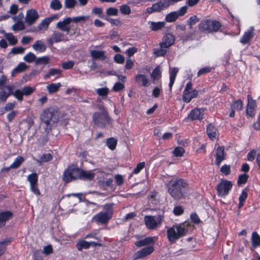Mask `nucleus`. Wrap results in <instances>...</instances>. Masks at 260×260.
Returning a JSON list of instances; mask_svg holds the SVG:
<instances>
[{"label":"nucleus","mask_w":260,"mask_h":260,"mask_svg":"<svg viewBox=\"0 0 260 260\" xmlns=\"http://www.w3.org/2000/svg\"><path fill=\"white\" fill-rule=\"evenodd\" d=\"M221 25L218 21L212 19L202 20L199 24V29L202 32L212 33L216 32Z\"/></svg>","instance_id":"nucleus-5"},{"label":"nucleus","mask_w":260,"mask_h":260,"mask_svg":"<svg viewBox=\"0 0 260 260\" xmlns=\"http://www.w3.org/2000/svg\"><path fill=\"white\" fill-rule=\"evenodd\" d=\"M92 120L98 127L104 128L109 123L110 118L106 109L103 112H95L92 116Z\"/></svg>","instance_id":"nucleus-7"},{"label":"nucleus","mask_w":260,"mask_h":260,"mask_svg":"<svg viewBox=\"0 0 260 260\" xmlns=\"http://www.w3.org/2000/svg\"><path fill=\"white\" fill-rule=\"evenodd\" d=\"M174 36L171 34H167L164 37L160 44L162 45V48H168L174 44Z\"/></svg>","instance_id":"nucleus-20"},{"label":"nucleus","mask_w":260,"mask_h":260,"mask_svg":"<svg viewBox=\"0 0 260 260\" xmlns=\"http://www.w3.org/2000/svg\"><path fill=\"white\" fill-rule=\"evenodd\" d=\"M153 243L154 240L152 237H147L144 239L138 241L135 244L138 247H142Z\"/></svg>","instance_id":"nucleus-33"},{"label":"nucleus","mask_w":260,"mask_h":260,"mask_svg":"<svg viewBox=\"0 0 260 260\" xmlns=\"http://www.w3.org/2000/svg\"><path fill=\"white\" fill-rule=\"evenodd\" d=\"M187 181L181 178H172L167 183V187L170 196L175 200L183 199L187 187Z\"/></svg>","instance_id":"nucleus-1"},{"label":"nucleus","mask_w":260,"mask_h":260,"mask_svg":"<svg viewBox=\"0 0 260 260\" xmlns=\"http://www.w3.org/2000/svg\"><path fill=\"white\" fill-rule=\"evenodd\" d=\"M185 152L184 148L181 147H177L173 151L174 155L176 157H181Z\"/></svg>","instance_id":"nucleus-55"},{"label":"nucleus","mask_w":260,"mask_h":260,"mask_svg":"<svg viewBox=\"0 0 260 260\" xmlns=\"http://www.w3.org/2000/svg\"><path fill=\"white\" fill-rule=\"evenodd\" d=\"M192 83L188 82L183 91L182 99L186 103H189L193 98H196L198 94V91L196 89L192 90Z\"/></svg>","instance_id":"nucleus-9"},{"label":"nucleus","mask_w":260,"mask_h":260,"mask_svg":"<svg viewBox=\"0 0 260 260\" xmlns=\"http://www.w3.org/2000/svg\"><path fill=\"white\" fill-rule=\"evenodd\" d=\"M178 16L176 11H173L168 14L165 17V20L168 22H173L175 21L178 18Z\"/></svg>","instance_id":"nucleus-36"},{"label":"nucleus","mask_w":260,"mask_h":260,"mask_svg":"<svg viewBox=\"0 0 260 260\" xmlns=\"http://www.w3.org/2000/svg\"><path fill=\"white\" fill-rule=\"evenodd\" d=\"M150 24V27L153 31H157L161 29L165 25V22L162 21H159L157 22H149Z\"/></svg>","instance_id":"nucleus-32"},{"label":"nucleus","mask_w":260,"mask_h":260,"mask_svg":"<svg viewBox=\"0 0 260 260\" xmlns=\"http://www.w3.org/2000/svg\"><path fill=\"white\" fill-rule=\"evenodd\" d=\"M90 55L94 59L105 60L107 58L104 51L93 50L90 51Z\"/></svg>","instance_id":"nucleus-25"},{"label":"nucleus","mask_w":260,"mask_h":260,"mask_svg":"<svg viewBox=\"0 0 260 260\" xmlns=\"http://www.w3.org/2000/svg\"><path fill=\"white\" fill-rule=\"evenodd\" d=\"M5 38L9 41L10 44L11 45H15L18 42L17 39L12 33L6 34Z\"/></svg>","instance_id":"nucleus-43"},{"label":"nucleus","mask_w":260,"mask_h":260,"mask_svg":"<svg viewBox=\"0 0 260 260\" xmlns=\"http://www.w3.org/2000/svg\"><path fill=\"white\" fill-rule=\"evenodd\" d=\"M61 71L57 69H51L49 70V72L44 76V78L47 79L51 77L55 76L56 78L60 77Z\"/></svg>","instance_id":"nucleus-31"},{"label":"nucleus","mask_w":260,"mask_h":260,"mask_svg":"<svg viewBox=\"0 0 260 260\" xmlns=\"http://www.w3.org/2000/svg\"><path fill=\"white\" fill-rule=\"evenodd\" d=\"M105 19L110 22L111 24L115 26H119L122 25V23L119 19H113L106 16L105 17Z\"/></svg>","instance_id":"nucleus-51"},{"label":"nucleus","mask_w":260,"mask_h":260,"mask_svg":"<svg viewBox=\"0 0 260 260\" xmlns=\"http://www.w3.org/2000/svg\"><path fill=\"white\" fill-rule=\"evenodd\" d=\"M80 169L75 165L69 166L62 175V180L66 183L79 179Z\"/></svg>","instance_id":"nucleus-6"},{"label":"nucleus","mask_w":260,"mask_h":260,"mask_svg":"<svg viewBox=\"0 0 260 260\" xmlns=\"http://www.w3.org/2000/svg\"><path fill=\"white\" fill-rule=\"evenodd\" d=\"M49 61V58L47 56L37 58L35 63L36 65L46 64Z\"/></svg>","instance_id":"nucleus-46"},{"label":"nucleus","mask_w":260,"mask_h":260,"mask_svg":"<svg viewBox=\"0 0 260 260\" xmlns=\"http://www.w3.org/2000/svg\"><path fill=\"white\" fill-rule=\"evenodd\" d=\"M252 241L253 247H256L260 245V236L255 232L252 233Z\"/></svg>","instance_id":"nucleus-41"},{"label":"nucleus","mask_w":260,"mask_h":260,"mask_svg":"<svg viewBox=\"0 0 260 260\" xmlns=\"http://www.w3.org/2000/svg\"><path fill=\"white\" fill-rule=\"evenodd\" d=\"M167 48H162V45L160 44L159 49H154L153 53L156 56H164L166 55L167 52Z\"/></svg>","instance_id":"nucleus-39"},{"label":"nucleus","mask_w":260,"mask_h":260,"mask_svg":"<svg viewBox=\"0 0 260 260\" xmlns=\"http://www.w3.org/2000/svg\"><path fill=\"white\" fill-rule=\"evenodd\" d=\"M18 113L17 111H12L10 113L8 114L7 118L9 122H11L16 117Z\"/></svg>","instance_id":"nucleus-60"},{"label":"nucleus","mask_w":260,"mask_h":260,"mask_svg":"<svg viewBox=\"0 0 260 260\" xmlns=\"http://www.w3.org/2000/svg\"><path fill=\"white\" fill-rule=\"evenodd\" d=\"M71 22V18L67 17L62 21L58 22L56 24V27L62 31L69 33L71 29V26L69 24Z\"/></svg>","instance_id":"nucleus-16"},{"label":"nucleus","mask_w":260,"mask_h":260,"mask_svg":"<svg viewBox=\"0 0 260 260\" xmlns=\"http://www.w3.org/2000/svg\"><path fill=\"white\" fill-rule=\"evenodd\" d=\"M22 90L24 95L28 96L35 91V88L30 86H25L22 88Z\"/></svg>","instance_id":"nucleus-57"},{"label":"nucleus","mask_w":260,"mask_h":260,"mask_svg":"<svg viewBox=\"0 0 260 260\" xmlns=\"http://www.w3.org/2000/svg\"><path fill=\"white\" fill-rule=\"evenodd\" d=\"M117 141L114 138H110L107 140L106 143L107 146L112 150L115 149Z\"/></svg>","instance_id":"nucleus-42"},{"label":"nucleus","mask_w":260,"mask_h":260,"mask_svg":"<svg viewBox=\"0 0 260 260\" xmlns=\"http://www.w3.org/2000/svg\"><path fill=\"white\" fill-rule=\"evenodd\" d=\"M77 4L76 0H65V7L68 9L73 8Z\"/></svg>","instance_id":"nucleus-59"},{"label":"nucleus","mask_w":260,"mask_h":260,"mask_svg":"<svg viewBox=\"0 0 260 260\" xmlns=\"http://www.w3.org/2000/svg\"><path fill=\"white\" fill-rule=\"evenodd\" d=\"M224 149L223 147L218 146L216 150V160L215 163L217 166H219L221 161L224 159Z\"/></svg>","instance_id":"nucleus-22"},{"label":"nucleus","mask_w":260,"mask_h":260,"mask_svg":"<svg viewBox=\"0 0 260 260\" xmlns=\"http://www.w3.org/2000/svg\"><path fill=\"white\" fill-rule=\"evenodd\" d=\"M199 21V19L198 17L196 15H193L188 19L187 24L189 25L190 28H192V26Z\"/></svg>","instance_id":"nucleus-56"},{"label":"nucleus","mask_w":260,"mask_h":260,"mask_svg":"<svg viewBox=\"0 0 260 260\" xmlns=\"http://www.w3.org/2000/svg\"><path fill=\"white\" fill-rule=\"evenodd\" d=\"M50 8L54 10H59L62 7V5L59 0H52Z\"/></svg>","instance_id":"nucleus-48"},{"label":"nucleus","mask_w":260,"mask_h":260,"mask_svg":"<svg viewBox=\"0 0 260 260\" xmlns=\"http://www.w3.org/2000/svg\"><path fill=\"white\" fill-rule=\"evenodd\" d=\"M254 28L250 26L246 31H245L240 39V42L242 44L245 45L250 42L251 39L254 37Z\"/></svg>","instance_id":"nucleus-17"},{"label":"nucleus","mask_w":260,"mask_h":260,"mask_svg":"<svg viewBox=\"0 0 260 260\" xmlns=\"http://www.w3.org/2000/svg\"><path fill=\"white\" fill-rule=\"evenodd\" d=\"M92 12L95 15H98L99 17L105 19V17L102 15L103 9L102 8L94 7L92 9Z\"/></svg>","instance_id":"nucleus-64"},{"label":"nucleus","mask_w":260,"mask_h":260,"mask_svg":"<svg viewBox=\"0 0 260 260\" xmlns=\"http://www.w3.org/2000/svg\"><path fill=\"white\" fill-rule=\"evenodd\" d=\"M96 92L99 96H106L109 93V89L107 87L98 88Z\"/></svg>","instance_id":"nucleus-54"},{"label":"nucleus","mask_w":260,"mask_h":260,"mask_svg":"<svg viewBox=\"0 0 260 260\" xmlns=\"http://www.w3.org/2000/svg\"><path fill=\"white\" fill-rule=\"evenodd\" d=\"M95 176L92 171H84L80 169L79 178L84 180H91Z\"/></svg>","instance_id":"nucleus-24"},{"label":"nucleus","mask_w":260,"mask_h":260,"mask_svg":"<svg viewBox=\"0 0 260 260\" xmlns=\"http://www.w3.org/2000/svg\"><path fill=\"white\" fill-rule=\"evenodd\" d=\"M89 247V242H87L84 240L79 241L76 244V247L79 251L81 250L82 249H87Z\"/></svg>","instance_id":"nucleus-40"},{"label":"nucleus","mask_w":260,"mask_h":260,"mask_svg":"<svg viewBox=\"0 0 260 260\" xmlns=\"http://www.w3.org/2000/svg\"><path fill=\"white\" fill-rule=\"evenodd\" d=\"M256 107L255 101L250 95L248 96V103L246 107V113L251 117L254 116V111Z\"/></svg>","instance_id":"nucleus-21"},{"label":"nucleus","mask_w":260,"mask_h":260,"mask_svg":"<svg viewBox=\"0 0 260 260\" xmlns=\"http://www.w3.org/2000/svg\"><path fill=\"white\" fill-rule=\"evenodd\" d=\"M145 164L144 162H141L139 163L137 167L134 169L133 173L137 174L140 172V171L145 167Z\"/></svg>","instance_id":"nucleus-63"},{"label":"nucleus","mask_w":260,"mask_h":260,"mask_svg":"<svg viewBox=\"0 0 260 260\" xmlns=\"http://www.w3.org/2000/svg\"><path fill=\"white\" fill-rule=\"evenodd\" d=\"M135 80L138 83H142V86H147L149 84V79L147 77L143 74H138L136 76Z\"/></svg>","instance_id":"nucleus-29"},{"label":"nucleus","mask_w":260,"mask_h":260,"mask_svg":"<svg viewBox=\"0 0 260 260\" xmlns=\"http://www.w3.org/2000/svg\"><path fill=\"white\" fill-rule=\"evenodd\" d=\"M178 72V69L177 68H174L170 72V83L169 87L171 90L172 87L174 83L176 75Z\"/></svg>","instance_id":"nucleus-34"},{"label":"nucleus","mask_w":260,"mask_h":260,"mask_svg":"<svg viewBox=\"0 0 260 260\" xmlns=\"http://www.w3.org/2000/svg\"><path fill=\"white\" fill-rule=\"evenodd\" d=\"M248 175L245 174L240 175L238 178V184L239 185L245 184L248 179Z\"/></svg>","instance_id":"nucleus-61"},{"label":"nucleus","mask_w":260,"mask_h":260,"mask_svg":"<svg viewBox=\"0 0 260 260\" xmlns=\"http://www.w3.org/2000/svg\"><path fill=\"white\" fill-rule=\"evenodd\" d=\"M106 13L108 16H116L118 15V10L115 8L110 7L106 9Z\"/></svg>","instance_id":"nucleus-52"},{"label":"nucleus","mask_w":260,"mask_h":260,"mask_svg":"<svg viewBox=\"0 0 260 260\" xmlns=\"http://www.w3.org/2000/svg\"><path fill=\"white\" fill-rule=\"evenodd\" d=\"M154 251V248L152 246H148L138 251L135 254V259H139L145 257L150 255Z\"/></svg>","instance_id":"nucleus-18"},{"label":"nucleus","mask_w":260,"mask_h":260,"mask_svg":"<svg viewBox=\"0 0 260 260\" xmlns=\"http://www.w3.org/2000/svg\"><path fill=\"white\" fill-rule=\"evenodd\" d=\"M217 129L212 124H209L207 127V134L208 137L212 141L217 137Z\"/></svg>","instance_id":"nucleus-26"},{"label":"nucleus","mask_w":260,"mask_h":260,"mask_svg":"<svg viewBox=\"0 0 260 260\" xmlns=\"http://www.w3.org/2000/svg\"><path fill=\"white\" fill-rule=\"evenodd\" d=\"M163 216L161 215H146L144 217V221L148 229L149 230H154L157 226L160 225Z\"/></svg>","instance_id":"nucleus-8"},{"label":"nucleus","mask_w":260,"mask_h":260,"mask_svg":"<svg viewBox=\"0 0 260 260\" xmlns=\"http://www.w3.org/2000/svg\"><path fill=\"white\" fill-rule=\"evenodd\" d=\"M233 186L232 182L225 179H221L217 186V191L218 196L224 197L226 196Z\"/></svg>","instance_id":"nucleus-10"},{"label":"nucleus","mask_w":260,"mask_h":260,"mask_svg":"<svg viewBox=\"0 0 260 260\" xmlns=\"http://www.w3.org/2000/svg\"><path fill=\"white\" fill-rule=\"evenodd\" d=\"M119 10L122 14L128 15L131 13V9L129 6L122 5L120 6Z\"/></svg>","instance_id":"nucleus-47"},{"label":"nucleus","mask_w":260,"mask_h":260,"mask_svg":"<svg viewBox=\"0 0 260 260\" xmlns=\"http://www.w3.org/2000/svg\"><path fill=\"white\" fill-rule=\"evenodd\" d=\"M14 89V86L11 85H7L1 89L0 90V101L5 102L7 99L12 94Z\"/></svg>","instance_id":"nucleus-15"},{"label":"nucleus","mask_w":260,"mask_h":260,"mask_svg":"<svg viewBox=\"0 0 260 260\" xmlns=\"http://www.w3.org/2000/svg\"><path fill=\"white\" fill-rule=\"evenodd\" d=\"M13 216V213L11 211L2 212L0 213V227L4 226L6 222L11 218Z\"/></svg>","instance_id":"nucleus-23"},{"label":"nucleus","mask_w":260,"mask_h":260,"mask_svg":"<svg viewBox=\"0 0 260 260\" xmlns=\"http://www.w3.org/2000/svg\"><path fill=\"white\" fill-rule=\"evenodd\" d=\"M24 159L22 156H18L16 157L14 162L10 165L12 169H17L23 163Z\"/></svg>","instance_id":"nucleus-38"},{"label":"nucleus","mask_w":260,"mask_h":260,"mask_svg":"<svg viewBox=\"0 0 260 260\" xmlns=\"http://www.w3.org/2000/svg\"><path fill=\"white\" fill-rule=\"evenodd\" d=\"M40 118L41 121L45 124L46 128L50 129L57 123L58 115L56 111L52 108H49L44 110Z\"/></svg>","instance_id":"nucleus-3"},{"label":"nucleus","mask_w":260,"mask_h":260,"mask_svg":"<svg viewBox=\"0 0 260 260\" xmlns=\"http://www.w3.org/2000/svg\"><path fill=\"white\" fill-rule=\"evenodd\" d=\"M26 68L27 66L24 63L21 62L19 63L18 65L12 71L11 73L12 76H14L15 74L24 71L26 70Z\"/></svg>","instance_id":"nucleus-37"},{"label":"nucleus","mask_w":260,"mask_h":260,"mask_svg":"<svg viewBox=\"0 0 260 260\" xmlns=\"http://www.w3.org/2000/svg\"><path fill=\"white\" fill-rule=\"evenodd\" d=\"M32 47L36 51L40 52H44L47 48L42 40L36 41Z\"/></svg>","instance_id":"nucleus-27"},{"label":"nucleus","mask_w":260,"mask_h":260,"mask_svg":"<svg viewBox=\"0 0 260 260\" xmlns=\"http://www.w3.org/2000/svg\"><path fill=\"white\" fill-rule=\"evenodd\" d=\"M52 21V18L47 17L44 19L39 24L38 28L39 30H46L48 28L49 24Z\"/></svg>","instance_id":"nucleus-28"},{"label":"nucleus","mask_w":260,"mask_h":260,"mask_svg":"<svg viewBox=\"0 0 260 260\" xmlns=\"http://www.w3.org/2000/svg\"><path fill=\"white\" fill-rule=\"evenodd\" d=\"M13 30L14 31L22 30L25 29V26L22 22H18L15 23L13 27Z\"/></svg>","instance_id":"nucleus-58"},{"label":"nucleus","mask_w":260,"mask_h":260,"mask_svg":"<svg viewBox=\"0 0 260 260\" xmlns=\"http://www.w3.org/2000/svg\"><path fill=\"white\" fill-rule=\"evenodd\" d=\"M188 231V224L186 223H176L167 229V237L171 244L186 235Z\"/></svg>","instance_id":"nucleus-2"},{"label":"nucleus","mask_w":260,"mask_h":260,"mask_svg":"<svg viewBox=\"0 0 260 260\" xmlns=\"http://www.w3.org/2000/svg\"><path fill=\"white\" fill-rule=\"evenodd\" d=\"M171 5L170 0H160L158 3L153 4L151 7L147 8V12L149 14L160 12L167 9Z\"/></svg>","instance_id":"nucleus-11"},{"label":"nucleus","mask_w":260,"mask_h":260,"mask_svg":"<svg viewBox=\"0 0 260 260\" xmlns=\"http://www.w3.org/2000/svg\"><path fill=\"white\" fill-rule=\"evenodd\" d=\"M243 108V103L241 100H238L233 102L231 105V109L235 110H241Z\"/></svg>","instance_id":"nucleus-49"},{"label":"nucleus","mask_w":260,"mask_h":260,"mask_svg":"<svg viewBox=\"0 0 260 260\" xmlns=\"http://www.w3.org/2000/svg\"><path fill=\"white\" fill-rule=\"evenodd\" d=\"M61 86L60 83H51L47 85L46 88L49 93L53 94L57 92Z\"/></svg>","instance_id":"nucleus-30"},{"label":"nucleus","mask_w":260,"mask_h":260,"mask_svg":"<svg viewBox=\"0 0 260 260\" xmlns=\"http://www.w3.org/2000/svg\"><path fill=\"white\" fill-rule=\"evenodd\" d=\"M204 112L202 109L195 108L190 112L188 117L192 120H201L203 118Z\"/></svg>","instance_id":"nucleus-19"},{"label":"nucleus","mask_w":260,"mask_h":260,"mask_svg":"<svg viewBox=\"0 0 260 260\" xmlns=\"http://www.w3.org/2000/svg\"><path fill=\"white\" fill-rule=\"evenodd\" d=\"M151 78L153 80H157L161 77V71L159 67H156L153 71L151 75Z\"/></svg>","instance_id":"nucleus-44"},{"label":"nucleus","mask_w":260,"mask_h":260,"mask_svg":"<svg viewBox=\"0 0 260 260\" xmlns=\"http://www.w3.org/2000/svg\"><path fill=\"white\" fill-rule=\"evenodd\" d=\"M39 16L38 12L34 9L28 10L26 12L25 16V22L28 25H31L37 20Z\"/></svg>","instance_id":"nucleus-14"},{"label":"nucleus","mask_w":260,"mask_h":260,"mask_svg":"<svg viewBox=\"0 0 260 260\" xmlns=\"http://www.w3.org/2000/svg\"><path fill=\"white\" fill-rule=\"evenodd\" d=\"M65 35L61 32L54 30L49 38L47 39L48 45L52 46L54 43L66 41Z\"/></svg>","instance_id":"nucleus-12"},{"label":"nucleus","mask_w":260,"mask_h":260,"mask_svg":"<svg viewBox=\"0 0 260 260\" xmlns=\"http://www.w3.org/2000/svg\"><path fill=\"white\" fill-rule=\"evenodd\" d=\"M36 55L31 52L26 54L24 57V60L28 63L32 62L34 61H36Z\"/></svg>","instance_id":"nucleus-50"},{"label":"nucleus","mask_w":260,"mask_h":260,"mask_svg":"<svg viewBox=\"0 0 260 260\" xmlns=\"http://www.w3.org/2000/svg\"><path fill=\"white\" fill-rule=\"evenodd\" d=\"M220 172L225 175H228L231 173V168L230 165H224L220 168Z\"/></svg>","instance_id":"nucleus-62"},{"label":"nucleus","mask_w":260,"mask_h":260,"mask_svg":"<svg viewBox=\"0 0 260 260\" xmlns=\"http://www.w3.org/2000/svg\"><path fill=\"white\" fill-rule=\"evenodd\" d=\"M12 95H13L14 96L18 101H22L23 100V96L24 94H23L22 90L17 89L15 91H13Z\"/></svg>","instance_id":"nucleus-53"},{"label":"nucleus","mask_w":260,"mask_h":260,"mask_svg":"<svg viewBox=\"0 0 260 260\" xmlns=\"http://www.w3.org/2000/svg\"><path fill=\"white\" fill-rule=\"evenodd\" d=\"M247 191H246L245 190H243L241 195L240 196L239 198V205H238V207H239V208H241V207H242L244 205V203L245 201V200L247 199Z\"/></svg>","instance_id":"nucleus-45"},{"label":"nucleus","mask_w":260,"mask_h":260,"mask_svg":"<svg viewBox=\"0 0 260 260\" xmlns=\"http://www.w3.org/2000/svg\"><path fill=\"white\" fill-rule=\"evenodd\" d=\"M27 180L30 184V189L36 196L40 194V191L38 187V175L36 173H31L27 176Z\"/></svg>","instance_id":"nucleus-13"},{"label":"nucleus","mask_w":260,"mask_h":260,"mask_svg":"<svg viewBox=\"0 0 260 260\" xmlns=\"http://www.w3.org/2000/svg\"><path fill=\"white\" fill-rule=\"evenodd\" d=\"M113 204H106L103 206V211L95 215L92 220L97 223L105 224L112 218Z\"/></svg>","instance_id":"nucleus-4"},{"label":"nucleus","mask_w":260,"mask_h":260,"mask_svg":"<svg viewBox=\"0 0 260 260\" xmlns=\"http://www.w3.org/2000/svg\"><path fill=\"white\" fill-rule=\"evenodd\" d=\"M52 159V156L50 153L44 154L39 159L36 160L37 162L41 165L43 162H48Z\"/></svg>","instance_id":"nucleus-35"}]
</instances>
